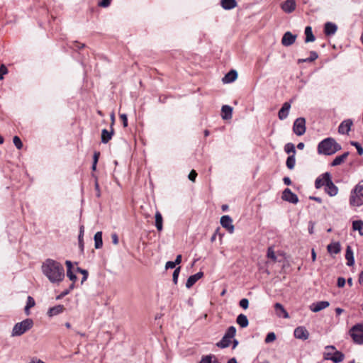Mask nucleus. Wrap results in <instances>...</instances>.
Returning <instances> with one entry per match:
<instances>
[{"mask_svg": "<svg viewBox=\"0 0 363 363\" xmlns=\"http://www.w3.org/2000/svg\"><path fill=\"white\" fill-rule=\"evenodd\" d=\"M352 125V121L350 119L343 121L338 127V132L340 134H347Z\"/></svg>", "mask_w": 363, "mask_h": 363, "instance_id": "12", "label": "nucleus"}, {"mask_svg": "<svg viewBox=\"0 0 363 363\" xmlns=\"http://www.w3.org/2000/svg\"><path fill=\"white\" fill-rule=\"evenodd\" d=\"M296 37V35H294L290 31H287L282 37L281 43L284 46H290L295 43Z\"/></svg>", "mask_w": 363, "mask_h": 363, "instance_id": "10", "label": "nucleus"}, {"mask_svg": "<svg viewBox=\"0 0 363 363\" xmlns=\"http://www.w3.org/2000/svg\"><path fill=\"white\" fill-rule=\"evenodd\" d=\"M294 336L297 339L306 340L309 337V333L305 327L299 326L294 330Z\"/></svg>", "mask_w": 363, "mask_h": 363, "instance_id": "11", "label": "nucleus"}, {"mask_svg": "<svg viewBox=\"0 0 363 363\" xmlns=\"http://www.w3.org/2000/svg\"><path fill=\"white\" fill-rule=\"evenodd\" d=\"M236 323L241 328H246L249 325V321H248L247 317L244 314H240L238 315V317L236 318Z\"/></svg>", "mask_w": 363, "mask_h": 363, "instance_id": "27", "label": "nucleus"}, {"mask_svg": "<svg viewBox=\"0 0 363 363\" xmlns=\"http://www.w3.org/2000/svg\"><path fill=\"white\" fill-rule=\"evenodd\" d=\"M223 116L222 118L228 120L232 118L233 108L228 105H223L221 108Z\"/></svg>", "mask_w": 363, "mask_h": 363, "instance_id": "24", "label": "nucleus"}, {"mask_svg": "<svg viewBox=\"0 0 363 363\" xmlns=\"http://www.w3.org/2000/svg\"><path fill=\"white\" fill-rule=\"evenodd\" d=\"M313 228H314V225H313V223H312L311 222L309 228H308V232H309L310 234H313Z\"/></svg>", "mask_w": 363, "mask_h": 363, "instance_id": "63", "label": "nucleus"}, {"mask_svg": "<svg viewBox=\"0 0 363 363\" xmlns=\"http://www.w3.org/2000/svg\"><path fill=\"white\" fill-rule=\"evenodd\" d=\"M274 308H275V311H276L278 316H279V317L282 316L284 318H289V315L288 312L284 309V306L281 303H275Z\"/></svg>", "mask_w": 363, "mask_h": 363, "instance_id": "18", "label": "nucleus"}, {"mask_svg": "<svg viewBox=\"0 0 363 363\" xmlns=\"http://www.w3.org/2000/svg\"><path fill=\"white\" fill-rule=\"evenodd\" d=\"M352 228L354 230H358L361 235H363V221L361 220L353 221Z\"/></svg>", "mask_w": 363, "mask_h": 363, "instance_id": "35", "label": "nucleus"}, {"mask_svg": "<svg viewBox=\"0 0 363 363\" xmlns=\"http://www.w3.org/2000/svg\"><path fill=\"white\" fill-rule=\"evenodd\" d=\"M182 262V255H179L177 256L175 261L174 262L175 264H179Z\"/></svg>", "mask_w": 363, "mask_h": 363, "instance_id": "61", "label": "nucleus"}, {"mask_svg": "<svg viewBox=\"0 0 363 363\" xmlns=\"http://www.w3.org/2000/svg\"><path fill=\"white\" fill-rule=\"evenodd\" d=\"M239 305L240 307H242L243 309H247L249 306V301L247 298H242L240 302Z\"/></svg>", "mask_w": 363, "mask_h": 363, "instance_id": "48", "label": "nucleus"}, {"mask_svg": "<svg viewBox=\"0 0 363 363\" xmlns=\"http://www.w3.org/2000/svg\"><path fill=\"white\" fill-rule=\"evenodd\" d=\"M111 240H112V242L114 245H118V237L116 233H113L111 235Z\"/></svg>", "mask_w": 363, "mask_h": 363, "instance_id": "55", "label": "nucleus"}, {"mask_svg": "<svg viewBox=\"0 0 363 363\" xmlns=\"http://www.w3.org/2000/svg\"><path fill=\"white\" fill-rule=\"evenodd\" d=\"M350 335L355 343L363 344V323L354 325L350 330Z\"/></svg>", "mask_w": 363, "mask_h": 363, "instance_id": "5", "label": "nucleus"}, {"mask_svg": "<svg viewBox=\"0 0 363 363\" xmlns=\"http://www.w3.org/2000/svg\"><path fill=\"white\" fill-rule=\"evenodd\" d=\"M337 30V26L331 22H327L324 26V32L326 35H334Z\"/></svg>", "mask_w": 363, "mask_h": 363, "instance_id": "17", "label": "nucleus"}, {"mask_svg": "<svg viewBox=\"0 0 363 363\" xmlns=\"http://www.w3.org/2000/svg\"><path fill=\"white\" fill-rule=\"evenodd\" d=\"M196 176H197V173L196 172V171L191 170V172L189 173L188 177H189V180L194 182L196 178Z\"/></svg>", "mask_w": 363, "mask_h": 363, "instance_id": "52", "label": "nucleus"}, {"mask_svg": "<svg viewBox=\"0 0 363 363\" xmlns=\"http://www.w3.org/2000/svg\"><path fill=\"white\" fill-rule=\"evenodd\" d=\"M83 236H84V226L82 225L80 227L79 234V237H78L79 245V247L82 249V250H83V248H84Z\"/></svg>", "mask_w": 363, "mask_h": 363, "instance_id": "40", "label": "nucleus"}, {"mask_svg": "<svg viewBox=\"0 0 363 363\" xmlns=\"http://www.w3.org/2000/svg\"><path fill=\"white\" fill-rule=\"evenodd\" d=\"M163 220L161 213L157 211L155 213V227L158 231H162L163 228L162 225Z\"/></svg>", "mask_w": 363, "mask_h": 363, "instance_id": "31", "label": "nucleus"}, {"mask_svg": "<svg viewBox=\"0 0 363 363\" xmlns=\"http://www.w3.org/2000/svg\"><path fill=\"white\" fill-rule=\"evenodd\" d=\"M230 340L231 339L224 335L222 339L216 343V345L220 348H226L230 345L231 342Z\"/></svg>", "mask_w": 363, "mask_h": 363, "instance_id": "32", "label": "nucleus"}, {"mask_svg": "<svg viewBox=\"0 0 363 363\" xmlns=\"http://www.w3.org/2000/svg\"><path fill=\"white\" fill-rule=\"evenodd\" d=\"M220 224L229 233H233L234 225H233V220L229 216H223L220 218Z\"/></svg>", "mask_w": 363, "mask_h": 363, "instance_id": "9", "label": "nucleus"}, {"mask_svg": "<svg viewBox=\"0 0 363 363\" xmlns=\"http://www.w3.org/2000/svg\"><path fill=\"white\" fill-rule=\"evenodd\" d=\"M305 35H306V38H305L306 43L313 42L315 40V36L313 34L312 28L311 26L306 27Z\"/></svg>", "mask_w": 363, "mask_h": 363, "instance_id": "29", "label": "nucleus"}, {"mask_svg": "<svg viewBox=\"0 0 363 363\" xmlns=\"http://www.w3.org/2000/svg\"><path fill=\"white\" fill-rule=\"evenodd\" d=\"M337 284L338 287H343L345 284V279L343 277L337 279Z\"/></svg>", "mask_w": 363, "mask_h": 363, "instance_id": "53", "label": "nucleus"}, {"mask_svg": "<svg viewBox=\"0 0 363 363\" xmlns=\"http://www.w3.org/2000/svg\"><path fill=\"white\" fill-rule=\"evenodd\" d=\"M110 0H102L99 3V6L106 8L108 7L110 5Z\"/></svg>", "mask_w": 363, "mask_h": 363, "instance_id": "54", "label": "nucleus"}, {"mask_svg": "<svg viewBox=\"0 0 363 363\" xmlns=\"http://www.w3.org/2000/svg\"><path fill=\"white\" fill-rule=\"evenodd\" d=\"M291 108V104L289 102L284 103L282 107L279 111L278 116L280 120H284L288 117L289 110Z\"/></svg>", "mask_w": 363, "mask_h": 363, "instance_id": "13", "label": "nucleus"}, {"mask_svg": "<svg viewBox=\"0 0 363 363\" xmlns=\"http://www.w3.org/2000/svg\"><path fill=\"white\" fill-rule=\"evenodd\" d=\"M176 266L175 263L174 262H172V261H169L166 263L165 264V268L167 269H173Z\"/></svg>", "mask_w": 363, "mask_h": 363, "instance_id": "56", "label": "nucleus"}, {"mask_svg": "<svg viewBox=\"0 0 363 363\" xmlns=\"http://www.w3.org/2000/svg\"><path fill=\"white\" fill-rule=\"evenodd\" d=\"M318 57V55L315 51L310 52V57L306 59H299L298 63L301 62H311L315 60Z\"/></svg>", "mask_w": 363, "mask_h": 363, "instance_id": "33", "label": "nucleus"}, {"mask_svg": "<svg viewBox=\"0 0 363 363\" xmlns=\"http://www.w3.org/2000/svg\"><path fill=\"white\" fill-rule=\"evenodd\" d=\"M203 276V273L202 272H199L196 274L190 276L186 282V287L187 289H190Z\"/></svg>", "mask_w": 363, "mask_h": 363, "instance_id": "16", "label": "nucleus"}, {"mask_svg": "<svg viewBox=\"0 0 363 363\" xmlns=\"http://www.w3.org/2000/svg\"><path fill=\"white\" fill-rule=\"evenodd\" d=\"M267 257L272 259L273 261H275L277 259V257L275 255V253L274 250L272 248H269L267 251Z\"/></svg>", "mask_w": 363, "mask_h": 363, "instance_id": "49", "label": "nucleus"}, {"mask_svg": "<svg viewBox=\"0 0 363 363\" xmlns=\"http://www.w3.org/2000/svg\"><path fill=\"white\" fill-rule=\"evenodd\" d=\"M67 276L73 282L77 280V276L74 274L72 270H67Z\"/></svg>", "mask_w": 363, "mask_h": 363, "instance_id": "50", "label": "nucleus"}, {"mask_svg": "<svg viewBox=\"0 0 363 363\" xmlns=\"http://www.w3.org/2000/svg\"><path fill=\"white\" fill-rule=\"evenodd\" d=\"M214 357L213 355L209 354L206 356H203L199 363H212V358Z\"/></svg>", "mask_w": 363, "mask_h": 363, "instance_id": "45", "label": "nucleus"}, {"mask_svg": "<svg viewBox=\"0 0 363 363\" xmlns=\"http://www.w3.org/2000/svg\"><path fill=\"white\" fill-rule=\"evenodd\" d=\"M275 340H276L275 333L273 332H271L267 335L264 341L266 343H270V342H272L273 341H274Z\"/></svg>", "mask_w": 363, "mask_h": 363, "instance_id": "42", "label": "nucleus"}, {"mask_svg": "<svg viewBox=\"0 0 363 363\" xmlns=\"http://www.w3.org/2000/svg\"><path fill=\"white\" fill-rule=\"evenodd\" d=\"M228 363H238V362L235 357H233L228 360Z\"/></svg>", "mask_w": 363, "mask_h": 363, "instance_id": "64", "label": "nucleus"}, {"mask_svg": "<svg viewBox=\"0 0 363 363\" xmlns=\"http://www.w3.org/2000/svg\"><path fill=\"white\" fill-rule=\"evenodd\" d=\"M35 300L33 299V298L30 296H28L26 306L24 309L26 315L30 314V308L33 307L35 306Z\"/></svg>", "mask_w": 363, "mask_h": 363, "instance_id": "34", "label": "nucleus"}, {"mask_svg": "<svg viewBox=\"0 0 363 363\" xmlns=\"http://www.w3.org/2000/svg\"><path fill=\"white\" fill-rule=\"evenodd\" d=\"M296 164L295 155H290L286 159V164L289 169L294 168Z\"/></svg>", "mask_w": 363, "mask_h": 363, "instance_id": "37", "label": "nucleus"}, {"mask_svg": "<svg viewBox=\"0 0 363 363\" xmlns=\"http://www.w3.org/2000/svg\"><path fill=\"white\" fill-rule=\"evenodd\" d=\"M64 310H65L64 306L57 305V306L50 308L48 311V315L50 317H52V316H55V315L62 313Z\"/></svg>", "mask_w": 363, "mask_h": 363, "instance_id": "21", "label": "nucleus"}, {"mask_svg": "<svg viewBox=\"0 0 363 363\" xmlns=\"http://www.w3.org/2000/svg\"><path fill=\"white\" fill-rule=\"evenodd\" d=\"M99 156H100V152H95L94 154V157H93V162H94L95 164H97Z\"/></svg>", "mask_w": 363, "mask_h": 363, "instance_id": "57", "label": "nucleus"}, {"mask_svg": "<svg viewBox=\"0 0 363 363\" xmlns=\"http://www.w3.org/2000/svg\"><path fill=\"white\" fill-rule=\"evenodd\" d=\"M8 68L5 65H0V80L4 79V75L8 74Z\"/></svg>", "mask_w": 363, "mask_h": 363, "instance_id": "43", "label": "nucleus"}, {"mask_svg": "<svg viewBox=\"0 0 363 363\" xmlns=\"http://www.w3.org/2000/svg\"><path fill=\"white\" fill-rule=\"evenodd\" d=\"M236 334V328L234 326H230L225 333V336H227L228 338H233Z\"/></svg>", "mask_w": 363, "mask_h": 363, "instance_id": "39", "label": "nucleus"}, {"mask_svg": "<svg viewBox=\"0 0 363 363\" xmlns=\"http://www.w3.org/2000/svg\"><path fill=\"white\" fill-rule=\"evenodd\" d=\"M69 293V290H65L60 295H59L57 297V299H60L62 297H64L65 296L67 295Z\"/></svg>", "mask_w": 363, "mask_h": 363, "instance_id": "60", "label": "nucleus"}, {"mask_svg": "<svg viewBox=\"0 0 363 363\" xmlns=\"http://www.w3.org/2000/svg\"><path fill=\"white\" fill-rule=\"evenodd\" d=\"M120 118L123 121V127H127L128 126V118H127V115L125 114V113H122L120 115Z\"/></svg>", "mask_w": 363, "mask_h": 363, "instance_id": "51", "label": "nucleus"}, {"mask_svg": "<svg viewBox=\"0 0 363 363\" xmlns=\"http://www.w3.org/2000/svg\"><path fill=\"white\" fill-rule=\"evenodd\" d=\"M42 271L48 280L53 284L62 281L65 277L63 266L52 259H47L43 263Z\"/></svg>", "mask_w": 363, "mask_h": 363, "instance_id": "1", "label": "nucleus"}, {"mask_svg": "<svg viewBox=\"0 0 363 363\" xmlns=\"http://www.w3.org/2000/svg\"><path fill=\"white\" fill-rule=\"evenodd\" d=\"M326 182L325 180V173L320 177H318L315 181V186L316 189H320L323 186H325Z\"/></svg>", "mask_w": 363, "mask_h": 363, "instance_id": "36", "label": "nucleus"}, {"mask_svg": "<svg viewBox=\"0 0 363 363\" xmlns=\"http://www.w3.org/2000/svg\"><path fill=\"white\" fill-rule=\"evenodd\" d=\"M344 354L340 351H335L331 357H325V359L332 360L334 363H340L344 359Z\"/></svg>", "mask_w": 363, "mask_h": 363, "instance_id": "26", "label": "nucleus"}, {"mask_svg": "<svg viewBox=\"0 0 363 363\" xmlns=\"http://www.w3.org/2000/svg\"><path fill=\"white\" fill-rule=\"evenodd\" d=\"M237 72L234 69H232L224 76V77L223 78V82L224 83H231L234 82L237 79Z\"/></svg>", "mask_w": 363, "mask_h": 363, "instance_id": "19", "label": "nucleus"}, {"mask_svg": "<svg viewBox=\"0 0 363 363\" xmlns=\"http://www.w3.org/2000/svg\"><path fill=\"white\" fill-rule=\"evenodd\" d=\"M77 271L80 272L81 274H83V277H82V281H81L82 284H83L84 281H85L87 279V278H88V272L86 269H83L79 268V267H78L77 269Z\"/></svg>", "mask_w": 363, "mask_h": 363, "instance_id": "44", "label": "nucleus"}, {"mask_svg": "<svg viewBox=\"0 0 363 363\" xmlns=\"http://www.w3.org/2000/svg\"><path fill=\"white\" fill-rule=\"evenodd\" d=\"M349 155L348 152L343 153L341 155L337 156L331 163V166L335 167L341 164L344 162Z\"/></svg>", "mask_w": 363, "mask_h": 363, "instance_id": "28", "label": "nucleus"}, {"mask_svg": "<svg viewBox=\"0 0 363 363\" xmlns=\"http://www.w3.org/2000/svg\"><path fill=\"white\" fill-rule=\"evenodd\" d=\"M281 198L283 200L289 203L296 204L298 202V198L296 194L293 193L290 189H286L282 193Z\"/></svg>", "mask_w": 363, "mask_h": 363, "instance_id": "8", "label": "nucleus"}, {"mask_svg": "<svg viewBox=\"0 0 363 363\" xmlns=\"http://www.w3.org/2000/svg\"><path fill=\"white\" fill-rule=\"evenodd\" d=\"M221 6L225 10L234 9L237 6L235 0H221Z\"/></svg>", "mask_w": 363, "mask_h": 363, "instance_id": "25", "label": "nucleus"}, {"mask_svg": "<svg viewBox=\"0 0 363 363\" xmlns=\"http://www.w3.org/2000/svg\"><path fill=\"white\" fill-rule=\"evenodd\" d=\"M329 305H330V303L328 301H318L317 303H313L311 306V310L313 312L317 313V312L320 311L323 309L326 308L327 307L329 306Z\"/></svg>", "mask_w": 363, "mask_h": 363, "instance_id": "14", "label": "nucleus"}, {"mask_svg": "<svg viewBox=\"0 0 363 363\" xmlns=\"http://www.w3.org/2000/svg\"><path fill=\"white\" fill-rule=\"evenodd\" d=\"M283 182L284 183L286 184V185H290L291 184V179L288 177H284L283 179Z\"/></svg>", "mask_w": 363, "mask_h": 363, "instance_id": "58", "label": "nucleus"}, {"mask_svg": "<svg viewBox=\"0 0 363 363\" xmlns=\"http://www.w3.org/2000/svg\"><path fill=\"white\" fill-rule=\"evenodd\" d=\"M94 245L96 249H100L103 245L102 232L99 231L94 235Z\"/></svg>", "mask_w": 363, "mask_h": 363, "instance_id": "30", "label": "nucleus"}, {"mask_svg": "<svg viewBox=\"0 0 363 363\" xmlns=\"http://www.w3.org/2000/svg\"><path fill=\"white\" fill-rule=\"evenodd\" d=\"M345 259H347V264L348 266H352L354 264V259L353 252L350 246H347L345 253Z\"/></svg>", "mask_w": 363, "mask_h": 363, "instance_id": "23", "label": "nucleus"}, {"mask_svg": "<svg viewBox=\"0 0 363 363\" xmlns=\"http://www.w3.org/2000/svg\"><path fill=\"white\" fill-rule=\"evenodd\" d=\"M282 10L288 13H291L296 9V2L294 0H286L281 4Z\"/></svg>", "mask_w": 363, "mask_h": 363, "instance_id": "15", "label": "nucleus"}, {"mask_svg": "<svg viewBox=\"0 0 363 363\" xmlns=\"http://www.w3.org/2000/svg\"><path fill=\"white\" fill-rule=\"evenodd\" d=\"M284 151L287 153V154H290V153H292L291 155H296V149H295V146L293 143H286L284 146Z\"/></svg>", "mask_w": 363, "mask_h": 363, "instance_id": "38", "label": "nucleus"}, {"mask_svg": "<svg viewBox=\"0 0 363 363\" xmlns=\"http://www.w3.org/2000/svg\"><path fill=\"white\" fill-rule=\"evenodd\" d=\"M33 326V320L30 318H26L14 325L11 335V337L21 336L32 328Z\"/></svg>", "mask_w": 363, "mask_h": 363, "instance_id": "3", "label": "nucleus"}, {"mask_svg": "<svg viewBox=\"0 0 363 363\" xmlns=\"http://www.w3.org/2000/svg\"><path fill=\"white\" fill-rule=\"evenodd\" d=\"M328 252L333 255V254H338L341 250V246L340 242H332L329 244L327 247Z\"/></svg>", "mask_w": 363, "mask_h": 363, "instance_id": "20", "label": "nucleus"}, {"mask_svg": "<svg viewBox=\"0 0 363 363\" xmlns=\"http://www.w3.org/2000/svg\"><path fill=\"white\" fill-rule=\"evenodd\" d=\"M306 120L304 118L300 117L295 120L293 125L294 133L298 135H303L306 132Z\"/></svg>", "mask_w": 363, "mask_h": 363, "instance_id": "7", "label": "nucleus"}, {"mask_svg": "<svg viewBox=\"0 0 363 363\" xmlns=\"http://www.w3.org/2000/svg\"><path fill=\"white\" fill-rule=\"evenodd\" d=\"M351 145L354 146L357 148V150L359 155H363V147L359 143L352 141Z\"/></svg>", "mask_w": 363, "mask_h": 363, "instance_id": "47", "label": "nucleus"}, {"mask_svg": "<svg viewBox=\"0 0 363 363\" xmlns=\"http://www.w3.org/2000/svg\"><path fill=\"white\" fill-rule=\"evenodd\" d=\"M66 266H67V270H72V263L69 260H67L65 262Z\"/></svg>", "mask_w": 363, "mask_h": 363, "instance_id": "59", "label": "nucleus"}, {"mask_svg": "<svg viewBox=\"0 0 363 363\" xmlns=\"http://www.w3.org/2000/svg\"><path fill=\"white\" fill-rule=\"evenodd\" d=\"M341 149V145L332 138L323 140L318 145V152L325 155H333Z\"/></svg>", "mask_w": 363, "mask_h": 363, "instance_id": "2", "label": "nucleus"}, {"mask_svg": "<svg viewBox=\"0 0 363 363\" xmlns=\"http://www.w3.org/2000/svg\"><path fill=\"white\" fill-rule=\"evenodd\" d=\"M13 143L18 150H21L23 147V143L18 136L13 137Z\"/></svg>", "mask_w": 363, "mask_h": 363, "instance_id": "41", "label": "nucleus"}, {"mask_svg": "<svg viewBox=\"0 0 363 363\" xmlns=\"http://www.w3.org/2000/svg\"><path fill=\"white\" fill-rule=\"evenodd\" d=\"M363 198V185L360 182L352 191L350 203L354 206H360L362 204Z\"/></svg>", "mask_w": 363, "mask_h": 363, "instance_id": "4", "label": "nucleus"}, {"mask_svg": "<svg viewBox=\"0 0 363 363\" xmlns=\"http://www.w3.org/2000/svg\"><path fill=\"white\" fill-rule=\"evenodd\" d=\"M311 200H313V201H315L318 203H321L322 202V199L320 197H316V196H310L309 198Z\"/></svg>", "mask_w": 363, "mask_h": 363, "instance_id": "62", "label": "nucleus"}, {"mask_svg": "<svg viewBox=\"0 0 363 363\" xmlns=\"http://www.w3.org/2000/svg\"><path fill=\"white\" fill-rule=\"evenodd\" d=\"M113 129L111 128L110 131L106 129H103L101 131V143H107L112 138L113 135Z\"/></svg>", "mask_w": 363, "mask_h": 363, "instance_id": "22", "label": "nucleus"}, {"mask_svg": "<svg viewBox=\"0 0 363 363\" xmlns=\"http://www.w3.org/2000/svg\"><path fill=\"white\" fill-rule=\"evenodd\" d=\"M179 272H180V267L176 268L173 272L172 280L175 284L177 283Z\"/></svg>", "mask_w": 363, "mask_h": 363, "instance_id": "46", "label": "nucleus"}, {"mask_svg": "<svg viewBox=\"0 0 363 363\" xmlns=\"http://www.w3.org/2000/svg\"><path fill=\"white\" fill-rule=\"evenodd\" d=\"M325 180L326 182L325 191L330 196H335L338 192V189L333 182L331 175L329 172L325 173Z\"/></svg>", "mask_w": 363, "mask_h": 363, "instance_id": "6", "label": "nucleus"}]
</instances>
